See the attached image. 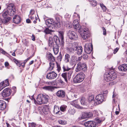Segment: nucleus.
Returning <instances> with one entry per match:
<instances>
[{
  "label": "nucleus",
  "mask_w": 127,
  "mask_h": 127,
  "mask_svg": "<svg viewBox=\"0 0 127 127\" xmlns=\"http://www.w3.org/2000/svg\"><path fill=\"white\" fill-rule=\"evenodd\" d=\"M49 97L45 94H40L37 95L36 100L33 98L34 102L35 104L37 103L39 105L47 103L48 101Z\"/></svg>",
  "instance_id": "1"
},
{
  "label": "nucleus",
  "mask_w": 127,
  "mask_h": 127,
  "mask_svg": "<svg viewBox=\"0 0 127 127\" xmlns=\"http://www.w3.org/2000/svg\"><path fill=\"white\" fill-rule=\"evenodd\" d=\"M117 74L114 70H110L106 72L104 77L105 80L107 82L112 81L116 78Z\"/></svg>",
  "instance_id": "2"
},
{
  "label": "nucleus",
  "mask_w": 127,
  "mask_h": 127,
  "mask_svg": "<svg viewBox=\"0 0 127 127\" xmlns=\"http://www.w3.org/2000/svg\"><path fill=\"white\" fill-rule=\"evenodd\" d=\"M82 35V37L83 39H88L90 36V34L88 29L85 27L82 29L81 32H79Z\"/></svg>",
  "instance_id": "3"
},
{
  "label": "nucleus",
  "mask_w": 127,
  "mask_h": 127,
  "mask_svg": "<svg viewBox=\"0 0 127 127\" xmlns=\"http://www.w3.org/2000/svg\"><path fill=\"white\" fill-rule=\"evenodd\" d=\"M85 77V75L83 73L78 74L73 79V81L75 83L82 82Z\"/></svg>",
  "instance_id": "4"
},
{
  "label": "nucleus",
  "mask_w": 127,
  "mask_h": 127,
  "mask_svg": "<svg viewBox=\"0 0 127 127\" xmlns=\"http://www.w3.org/2000/svg\"><path fill=\"white\" fill-rule=\"evenodd\" d=\"M87 69V66L86 64L80 62L77 64V66L75 69V71L76 72H78L81 70H83L85 72L86 71Z\"/></svg>",
  "instance_id": "5"
},
{
  "label": "nucleus",
  "mask_w": 127,
  "mask_h": 127,
  "mask_svg": "<svg viewBox=\"0 0 127 127\" xmlns=\"http://www.w3.org/2000/svg\"><path fill=\"white\" fill-rule=\"evenodd\" d=\"M67 35L70 39L74 40L78 39V37L77 34L73 31H69L67 33Z\"/></svg>",
  "instance_id": "6"
},
{
  "label": "nucleus",
  "mask_w": 127,
  "mask_h": 127,
  "mask_svg": "<svg viewBox=\"0 0 127 127\" xmlns=\"http://www.w3.org/2000/svg\"><path fill=\"white\" fill-rule=\"evenodd\" d=\"M73 72V71L70 70L68 71V72L63 73L62 74V76L64 78L66 82H68V80H70Z\"/></svg>",
  "instance_id": "7"
},
{
  "label": "nucleus",
  "mask_w": 127,
  "mask_h": 127,
  "mask_svg": "<svg viewBox=\"0 0 127 127\" xmlns=\"http://www.w3.org/2000/svg\"><path fill=\"white\" fill-rule=\"evenodd\" d=\"M93 49L92 44L90 43H87L85 45L84 50L86 53L88 54H90L92 50Z\"/></svg>",
  "instance_id": "8"
},
{
  "label": "nucleus",
  "mask_w": 127,
  "mask_h": 127,
  "mask_svg": "<svg viewBox=\"0 0 127 127\" xmlns=\"http://www.w3.org/2000/svg\"><path fill=\"white\" fill-rule=\"evenodd\" d=\"M96 105L99 104L102 102L104 100V97L102 94L98 95L95 98Z\"/></svg>",
  "instance_id": "9"
},
{
  "label": "nucleus",
  "mask_w": 127,
  "mask_h": 127,
  "mask_svg": "<svg viewBox=\"0 0 127 127\" xmlns=\"http://www.w3.org/2000/svg\"><path fill=\"white\" fill-rule=\"evenodd\" d=\"M75 45L74 44L69 43L68 46L67 47L66 49L68 52L70 54L73 53L74 52V49L75 48Z\"/></svg>",
  "instance_id": "10"
},
{
  "label": "nucleus",
  "mask_w": 127,
  "mask_h": 127,
  "mask_svg": "<svg viewBox=\"0 0 127 127\" xmlns=\"http://www.w3.org/2000/svg\"><path fill=\"white\" fill-rule=\"evenodd\" d=\"M57 76V74L54 71L50 72L47 73L46 77L49 80L54 79Z\"/></svg>",
  "instance_id": "11"
},
{
  "label": "nucleus",
  "mask_w": 127,
  "mask_h": 127,
  "mask_svg": "<svg viewBox=\"0 0 127 127\" xmlns=\"http://www.w3.org/2000/svg\"><path fill=\"white\" fill-rule=\"evenodd\" d=\"M73 25L74 28L77 29L78 32H81V30L83 28L82 27H80V25L79 24L78 21L77 20H74L73 22Z\"/></svg>",
  "instance_id": "12"
},
{
  "label": "nucleus",
  "mask_w": 127,
  "mask_h": 127,
  "mask_svg": "<svg viewBox=\"0 0 127 127\" xmlns=\"http://www.w3.org/2000/svg\"><path fill=\"white\" fill-rule=\"evenodd\" d=\"M97 123L92 121H87L85 123V126L87 127H98Z\"/></svg>",
  "instance_id": "13"
},
{
  "label": "nucleus",
  "mask_w": 127,
  "mask_h": 127,
  "mask_svg": "<svg viewBox=\"0 0 127 127\" xmlns=\"http://www.w3.org/2000/svg\"><path fill=\"white\" fill-rule=\"evenodd\" d=\"M12 92L11 89L9 88L4 89L2 93V95L5 97L10 95Z\"/></svg>",
  "instance_id": "14"
},
{
  "label": "nucleus",
  "mask_w": 127,
  "mask_h": 127,
  "mask_svg": "<svg viewBox=\"0 0 127 127\" xmlns=\"http://www.w3.org/2000/svg\"><path fill=\"white\" fill-rule=\"evenodd\" d=\"M93 116V114L91 112H84L82 113L81 118L82 119H84L91 117Z\"/></svg>",
  "instance_id": "15"
},
{
  "label": "nucleus",
  "mask_w": 127,
  "mask_h": 127,
  "mask_svg": "<svg viewBox=\"0 0 127 127\" xmlns=\"http://www.w3.org/2000/svg\"><path fill=\"white\" fill-rule=\"evenodd\" d=\"M46 58L50 62H54L55 61V57L50 52L48 53L46 55Z\"/></svg>",
  "instance_id": "16"
},
{
  "label": "nucleus",
  "mask_w": 127,
  "mask_h": 127,
  "mask_svg": "<svg viewBox=\"0 0 127 127\" xmlns=\"http://www.w3.org/2000/svg\"><path fill=\"white\" fill-rule=\"evenodd\" d=\"M74 50L76 51V53L78 55H80L82 53V48L81 46H78L75 45Z\"/></svg>",
  "instance_id": "17"
},
{
  "label": "nucleus",
  "mask_w": 127,
  "mask_h": 127,
  "mask_svg": "<svg viewBox=\"0 0 127 127\" xmlns=\"http://www.w3.org/2000/svg\"><path fill=\"white\" fill-rule=\"evenodd\" d=\"M21 20V17L19 15H16L14 16L13 19V21L15 23L18 24L20 22Z\"/></svg>",
  "instance_id": "18"
},
{
  "label": "nucleus",
  "mask_w": 127,
  "mask_h": 127,
  "mask_svg": "<svg viewBox=\"0 0 127 127\" xmlns=\"http://www.w3.org/2000/svg\"><path fill=\"white\" fill-rule=\"evenodd\" d=\"M65 94L64 91L63 90H59L56 93L57 95V96L61 98L64 97Z\"/></svg>",
  "instance_id": "19"
},
{
  "label": "nucleus",
  "mask_w": 127,
  "mask_h": 127,
  "mask_svg": "<svg viewBox=\"0 0 127 127\" xmlns=\"http://www.w3.org/2000/svg\"><path fill=\"white\" fill-rule=\"evenodd\" d=\"M54 21L52 19H48L46 21V24L49 27H51V26L54 24Z\"/></svg>",
  "instance_id": "20"
},
{
  "label": "nucleus",
  "mask_w": 127,
  "mask_h": 127,
  "mask_svg": "<svg viewBox=\"0 0 127 127\" xmlns=\"http://www.w3.org/2000/svg\"><path fill=\"white\" fill-rule=\"evenodd\" d=\"M118 69L122 71H126L127 70V64H124L120 65L119 66Z\"/></svg>",
  "instance_id": "21"
},
{
  "label": "nucleus",
  "mask_w": 127,
  "mask_h": 127,
  "mask_svg": "<svg viewBox=\"0 0 127 127\" xmlns=\"http://www.w3.org/2000/svg\"><path fill=\"white\" fill-rule=\"evenodd\" d=\"M6 105V103L5 101L0 100V110H3L4 109Z\"/></svg>",
  "instance_id": "22"
},
{
  "label": "nucleus",
  "mask_w": 127,
  "mask_h": 127,
  "mask_svg": "<svg viewBox=\"0 0 127 127\" xmlns=\"http://www.w3.org/2000/svg\"><path fill=\"white\" fill-rule=\"evenodd\" d=\"M94 97L93 96H90L88 98V101L93 105H96L95 98L94 100Z\"/></svg>",
  "instance_id": "23"
},
{
  "label": "nucleus",
  "mask_w": 127,
  "mask_h": 127,
  "mask_svg": "<svg viewBox=\"0 0 127 127\" xmlns=\"http://www.w3.org/2000/svg\"><path fill=\"white\" fill-rule=\"evenodd\" d=\"M59 35L61 39L62 46V47H63L64 45V37L63 33L62 32L59 31Z\"/></svg>",
  "instance_id": "24"
},
{
  "label": "nucleus",
  "mask_w": 127,
  "mask_h": 127,
  "mask_svg": "<svg viewBox=\"0 0 127 127\" xmlns=\"http://www.w3.org/2000/svg\"><path fill=\"white\" fill-rule=\"evenodd\" d=\"M59 45H55L53 46V49L55 55H57L59 51Z\"/></svg>",
  "instance_id": "25"
},
{
  "label": "nucleus",
  "mask_w": 127,
  "mask_h": 127,
  "mask_svg": "<svg viewBox=\"0 0 127 127\" xmlns=\"http://www.w3.org/2000/svg\"><path fill=\"white\" fill-rule=\"evenodd\" d=\"M70 104L78 108H80L81 107L78 103L77 100H75L71 102Z\"/></svg>",
  "instance_id": "26"
},
{
  "label": "nucleus",
  "mask_w": 127,
  "mask_h": 127,
  "mask_svg": "<svg viewBox=\"0 0 127 127\" xmlns=\"http://www.w3.org/2000/svg\"><path fill=\"white\" fill-rule=\"evenodd\" d=\"M70 59V55L68 54H66L64 58V61L65 63H67L69 62Z\"/></svg>",
  "instance_id": "27"
},
{
  "label": "nucleus",
  "mask_w": 127,
  "mask_h": 127,
  "mask_svg": "<svg viewBox=\"0 0 127 127\" xmlns=\"http://www.w3.org/2000/svg\"><path fill=\"white\" fill-rule=\"evenodd\" d=\"M43 89L45 90L52 91L54 90V88L53 86H47L43 87Z\"/></svg>",
  "instance_id": "28"
},
{
  "label": "nucleus",
  "mask_w": 127,
  "mask_h": 127,
  "mask_svg": "<svg viewBox=\"0 0 127 127\" xmlns=\"http://www.w3.org/2000/svg\"><path fill=\"white\" fill-rule=\"evenodd\" d=\"M43 113L46 115L49 113V106L47 105H44V109L43 110Z\"/></svg>",
  "instance_id": "29"
},
{
  "label": "nucleus",
  "mask_w": 127,
  "mask_h": 127,
  "mask_svg": "<svg viewBox=\"0 0 127 127\" xmlns=\"http://www.w3.org/2000/svg\"><path fill=\"white\" fill-rule=\"evenodd\" d=\"M54 41L56 44V45H59L61 42L59 38L57 36H54Z\"/></svg>",
  "instance_id": "30"
},
{
  "label": "nucleus",
  "mask_w": 127,
  "mask_h": 127,
  "mask_svg": "<svg viewBox=\"0 0 127 127\" xmlns=\"http://www.w3.org/2000/svg\"><path fill=\"white\" fill-rule=\"evenodd\" d=\"M55 63L54 62H50L49 63L50 66L48 69V70L51 71L55 67Z\"/></svg>",
  "instance_id": "31"
},
{
  "label": "nucleus",
  "mask_w": 127,
  "mask_h": 127,
  "mask_svg": "<svg viewBox=\"0 0 127 127\" xmlns=\"http://www.w3.org/2000/svg\"><path fill=\"white\" fill-rule=\"evenodd\" d=\"M15 6L14 4L12 3H10L8 5L7 10H9L10 9H15Z\"/></svg>",
  "instance_id": "32"
},
{
  "label": "nucleus",
  "mask_w": 127,
  "mask_h": 127,
  "mask_svg": "<svg viewBox=\"0 0 127 127\" xmlns=\"http://www.w3.org/2000/svg\"><path fill=\"white\" fill-rule=\"evenodd\" d=\"M7 11L8 13V15L11 16H13L15 13L16 10L15 9H10V10Z\"/></svg>",
  "instance_id": "33"
},
{
  "label": "nucleus",
  "mask_w": 127,
  "mask_h": 127,
  "mask_svg": "<svg viewBox=\"0 0 127 127\" xmlns=\"http://www.w3.org/2000/svg\"><path fill=\"white\" fill-rule=\"evenodd\" d=\"M60 112V111L59 107L56 106H55L54 110V114H57L59 113Z\"/></svg>",
  "instance_id": "34"
},
{
  "label": "nucleus",
  "mask_w": 127,
  "mask_h": 127,
  "mask_svg": "<svg viewBox=\"0 0 127 127\" xmlns=\"http://www.w3.org/2000/svg\"><path fill=\"white\" fill-rule=\"evenodd\" d=\"M10 19L11 18L10 17H7L3 18V19L2 20V22L3 23H7Z\"/></svg>",
  "instance_id": "35"
},
{
  "label": "nucleus",
  "mask_w": 127,
  "mask_h": 127,
  "mask_svg": "<svg viewBox=\"0 0 127 127\" xmlns=\"http://www.w3.org/2000/svg\"><path fill=\"white\" fill-rule=\"evenodd\" d=\"M54 42L52 38L50 37L49 40V45L50 47H52L53 45Z\"/></svg>",
  "instance_id": "36"
},
{
  "label": "nucleus",
  "mask_w": 127,
  "mask_h": 127,
  "mask_svg": "<svg viewBox=\"0 0 127 127\" xmlns=\"http://www.w3.org/2000/svg\"><path fill=\"white\" fill-rule=\"evenodd\" d=\"M1 85H3L4 86H7L9 85V84L8 81V80L7 79H6L5 81H3V82H2L0 83Z\"/></svg>",
  "instance_id": "37"
},
{
  "label": "nucleus",
  "mask_w": 127,
  "mask_h": 127,
  "mask_svg": "<svg viewBox=\"0 0 127 127\" xmlns=\"http://www.w3.org/2000/svg\"><path fill=\"white\" fill-rule=\"evenodd\" d=\"M53 31L52 30H50L48 28H46L44 31V32L46 34H52V32Z\"/></svg>",
  "instance_id": "38"
},
{
  "label": "nucleus",
  "mask_w": 127,
  "mask_h": 127,
  "mask_svg": "<svg viewBox=\"0 0 127 127\" xmlns=\"http://www.w3.org/2000/svg\"><path fill=\"white\" fill-rule=\"evenodd\" d=\"M44 106H39L38 108V110L40 114H42L43 113V110L44 109Z\"/></svg>",
  "instance_id": "39"
},
{
  "label": "nucleus",
  "mask_w": 127,
  "mask_h": 127,
  "mask_svg": "<svg viewBox=\"0 0 127 127\" xmlns=\"http://www.w3.org/2000/svg\"><path fill=\"white\" fill-rule=\"evenodd\" d=\"M67 107V106L66 105H63L60 107V110L64 112L66 111Z\"/></svg>",
  "instance_id": "40"
},
{
  "label": "nucleus",
  "mask_w": 127,
  "mask_h": 127,
  "mask_svg": "<svg viewBox=\"0 0 127 127\" xmlns=\"http://www.w3.org/2000/svg\"><path fill=\"white\" fill-rule=\"evenodd\" d=\"M8 13L7 10L4 11L2 13V17L3 18L8 17Z\"/></svg>",
  "instance_id": "41"
},
{
  "label": "nucleus",
  "mask_w": 127,
  "mask_h": 127,
  "mask_svg": "<svg viewBox=\"0 0 127 127\" xmlns=\"http://www.w3.org/2000/svg\"><path fill=\"white\" fill-rule=\"evenodd\" d=\"M68 113L70 114L73 115L75 113V110L74 109L70 108L68 111Z\"/></svg>",
  "instance_id": "42"
},
{
  "label": "nucleus",
  "mask_w": 127,
  "mask_h": 127,
  "mask_svg": "<svg viewBox=\"0 0 127 127\" xmlns=\"http://www.w3.org/2000/svg\"><path fill=\"white\" fill-rule=\"evenodd\" d=\"M58 122L61 125H65L66 124V122L64 120H60Z\"/></svg>",
  "instance_id": "43"
},
{
  "label": "nucleus",
  "mask_w": 127,
  "mask_h": 127,
  "mask_svg": "<svg viewBox=\"0 0 127 127\" xmlns=\"http://www.w3.org/2000/svg\"><path fill=\"white\" fill-rule=\"evenodd\" d=\"M29 16L31 19L32 20H33L35 19L36 20H37V18L36 16L35 15H33Z\"/></svg>",
  "instance_id": "44"
},
{
  "label": "nucleus",
  "mask_w": 127,
  "mask_h": 127,
  "mask_svg": "<svg viewBox=\"0 0 127 127\" xmlns=\"http://www.w3.org/2000/svg\"><path fill=\"white\" fill-rule=\"evenodd\" d=\"M85 101V98L83 97L81 98L80 101L81 104L82 105H84L86 104Z\"/></svg>",
  "instance_id": "45"
},
{
  "label": "nucleus",
  "mask_w": 127,
  "mask_h": 127,
  "mask_svg": "<svg viewBox=\"0 0 127 127\" xmlns=\"http://www.w3.org/2000/svg\"><path fill=\"white\" fill-rule=\"evenodd\" d=\"M90 3L92 6L95 7L97 5V2L95 0L92 1L90 2Z\"/></svg>",
  "instance_id": "46"
},
{
  "label": "nucleus",
  "mask_w": 127,
  "mask_h": 127,
  "mask_svg": "<svg viewBox=\"0 0 127 127\" xmlns=\"http://www.w3.org/2000/svg\"><path fill=\"white\" fill-rule=\"evenodd\" d=\"M64 71H68L70 70L71 68H69L67 66H64L63 67Z\"/></svg>",
  "instance_id": "47"
},
{
  "label": "nucleus",
  "mask_w": 127,
  "mask_h": 127,
  "mask_svg": "<svg viewBox=\"0 0 127 127\" xmlns=\"http://www.w3.org/2000/svg\"><path fill=\"white\" fill-rule=\"evenodd\" d=\"M13 61L17 66H19V67L20 66V63L17 60L14 58L13 59Z\"/></svg>",
  "instance_id": "48"
},
{
  "label": "nucleus",
  "mask_w": 127,
  "mask_h": 127,
  "mask_svg": "<svg viewBox=\"0 0 127 127\" xmlns=\"http://www.w3.org/2000/svg\"><path fill=\"white\" fill-rule=\"evenodd\" d=\"M56 64H57V70L59 72L61 70V67L60 65H59L57 62H56Z\"/></svg>",
  "instance_id": "49"
},
{
  "label": "nucleus",
  "mask_w": 127,
  "mask_h": 127,
  "mask_svg": "<svg viewBox=\"0 0 127 127\" xmlns=\"http://www.w3.org/2000/svg\"><path fill=\"white\" fill-rule=\"evenodd\" d=\"M35 15L34 14V11L33 9H31L30 11V13L29 16H31L32 15Z\"/></svg>",
  "instance_id": "50"
},
{
  "label": "nucleus",
  "mask_w": 127,
  "mask_h": 127,
  "mask_svg": "<svg viewBox=\"0 0 127 127\" xmlns=\"http://www.w3.org/2000/svg\"><path fill=\"white\" fill-rule=\"evenodd\" d=\"M58 59L60 61H61L62 59V55L60 53L59 56L58 57Z\"/></svg>",
  "instance_id": "51"
},
{
  "label": "nucleus",
  "mask_w": 127,
  "mask_h": 127,
  "mask_svg": "<svg viewBox=\"0 0 127 127\" xmlns=\"http://www.w3.org/2000/svg\"><path fill=\"white\" fill-rule=\"evenodd\" d=\"M102 28L103 31V34L104 35H106V31L104 27H102Z\"/></svg>",
  "instance_id": "52"
},
{
  "label": "nucleus",
  "mask_w": 127,
  "mask_h": 127,
  "mask_svg": "<svg viewBox=\"0 0 127 127\" xmlns=\"http://www.w3.org/2000/svg\"><path fill=\"white\" fill-rule=\"evenodd\" d=\"M25 45L26 46H28L29 45V41H28L26 40H25V42L24 43Z\"/></svg>",
  "instance_id": "53"
},
{
  "label": "nucleus",
  "mask_w": 127,
  "mask_h": 127,
  "mask_svg": "<svg viewBox=\"0 0 127 127\" xmlns=\"http://www.w3.org/2000/svg\"><path fill=\"white\" fill-rule=\"evenodd\" d=\"M83 57L84 59L87 60L88 58V56L86 54H84L83 56Z\"/></svg>",
  "instance_id": "54"
},
{
  "label": "nucleus",
  "mask_w": 127,
  "mask_h": 127,
  "mask_svg": "<svg viewBox=\"0 0 127 127\" xmlns=\"http://www.w3.org/2000/svg\"><path fill=\"white\" fill-rule=\"evenodd\" d=\"M119 50V48H116L114 49L113 52L114 54H115Z\"/></svg>",
  "instance_id": "55"
},
{
  "label": "nucleus",
  "mask_w": 127,
  "mask_h": 127,
  "mask_svg": "<svg viewBox=\"0 0 127 127\" xmlns=\"http://www.w3.org/2000/svg\"><path fill=\"white\" fill-rule=\"evenodd\" d=\"M58 81L60 83H61L62 85H63L64 84V83L63 81L61 79H60Z\"/></svg>",
  "instance_id": "56"
},
{
  "label": "nucleus",
  "mask_w": 127,
  "mask_h": 127,
  "mask_svg": "<svg viewBox=\"0 0 127 127\" xmlns=\"http://www.w3.org/2000/svg\"><path fill=\"white\" fill-rule=\"evenodd\" d=\"M0 91L5 87V86H3V85H1L0 83Z\"/></svg>",
  "instance_id": "57"
},
{
  "label": "nucleus",
  "mask_w": 127,
  "mask_h": 127,
  "mask_svg": "<svg viewBox=\"0 0 127 127\" xmlns=\"http://www.w3.org/2000/svg\"><path fill=\"white\" fill-rule=\"evenodd\" d=\"M31 37L32 38V40L33 41H34L35 40V37L34 35L33 34L32 35V36H31Z\"/></svg>",
  "instance_id": "58"
},
{
  "label": "nucleus",
  "mask_w": 127,
  "mask_h": 127,
  "mask_svg": "<svg viewBox=\"0 0 127 127\" xmlns=\"http://www.w3.org/2000/svg\"><path fill=\"white\" fill-rule=\"evenodd\" d=\"M0 52L3 54H5V52L2 49H0Z\"/></svg>",
  "instance_id": "59"
},
{
  "label": "nucleus",
  "mask_w": 127,
  "mask_h": 127,
  "mask_svg": "<svg viewBox=\"0 0 127 127\" xmlns=\"http://www.w3.org/2000/svg\"><path fill=\"white\" fill-rule=\"evenodd\" d=\"M26 22L28 23H31L30 20L29 19H27L26 20Z\"/></svg>",
  "instance_id": "60"
},
{
  "label": "nucleus",
  "mask_w": 127,
  "mask_h": 127,
  "mask_svg": "<svg viewBox=\"0 0 127 127\" xmlns=\"http://www.w3.org/2000/svg\"><path fill=\"white\" fill-rule=\"evenodd\" d=\"M9 65V64L7 62H6L5 63V66L7 67Z\"/></svg>",
  "instance_id": "61"
},
{
  "label": "nucleus",
  "mask_w": 127,
  "mask_h": 127,
  "mask_svg": "<svg viewBox=\"0 0 127 127\" xmlns=\"http://www.w3.org/2000/svg\"><path fill=\"white\" fill-rule=\"evenodd\" d=\"M56 20L57 21V22L58 23H59L60 22V19L59 18H58V17H56Z\"/></svg>",
  "instance_id": "62"
},
{
  "label": "nucleus",
  "mask_w": 127,
  "mask_h": 127,
  "mask_svg": "<svg viewBox=\"0 0 127 127\" xmlns=\"http://www.w3.org/2000/svg\"><path fill=\"white\" fill-rule=\"evenodd\" d=\"M101 8H102L104 11H105L106 10V7L105 6H103V7H102Z\"/></svg>",
  "instance_id": "63"
},
{
  "label": "nucleus",
  "mask_w": 127,
  "mask_h": 127,
  "mask_svg": "<svg viewBox=\"0 0 127 127\" xmlns=\"http://www.w3.org/2000/svg\"><path fill=\"white\" fill-rule=\"evenodd\" d=\"M82 59V57H78L77 61L79 62L81 61V59Z\"/></svg>",
  "instance_id": "64"
}]
</instances>
